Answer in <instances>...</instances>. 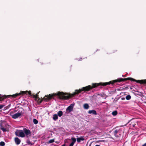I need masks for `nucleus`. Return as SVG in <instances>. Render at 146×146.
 <instances>
[{
    "label": "nucleus",
    "mask_w": 146,
    "mask_h": 146,
    "mask_svg": "<svg viewBox=\"0 0 146 146\" xmlns=\"http://www.w3.org/2000/svg\"><path fill=\"white\" fill-rule=\"evenodd\" d=\"M97 87V83H93L92 86L88 85L86 87H83L81 89H79V90H76L75 92L72 94H67L62 92H59L57 93H54L53 94H49L45 95L43 98L40 99L38 98V103L40 104L43 101L48 102L51 99L54 98V96H58L59 98L61 99L68 100L75 95H78L83 91H84V92L88 91L93 88Z\"/></svg>",
    "instance_id": "f257e3e1"
},
{
    "label": "nucleus",
    "mask_w": 146,
    "mask_h": 146,
    "mask_svg": "<svg viewBox=\"0 0 146 146\" xmlns=\"http://www.w3.org/2000/svg\"><path fill=\"white\" fill-rule=\"evenodd\" d=\"M127 80H130L132 81L138 83H140L141 84H146V79L142 80H136L131 78H118L116 80L111 81L108 82H105V86L107 85H109L110 84L113 85L115 83L117 82H124Z\"/></svg>",
    "instance_id": "f03ea898"
},
{
    "label": "nucleus",
    "mask_w": 146,
    "mask_h": 146,
    "mask_svg": "<svg viewBox=\"0 0 146 146\" xmlns=\"http://www.w3.org/2000/svg\"><path fill=\"white\" fill-rule=\"evenodd\" d=\"M28 94L30 96H32L33 94H32L31 91H22L19 93H16L15 94L12 95H8L6 96L4 95H1L0 94V101H2L4 99H6L7 98H15L17 97L20 96L21 95L23 94Z\"/></svg>",
    "instance_id": "7ed1b4c3"
},
{
    "label": "nucleus",
    "mask_w": 146,
    "mask_h": 146,
    "mask_svg": "<svg viewBox=\"0 0 146 146\" xmlns=\"http://www.w3.org/2000/svg\"><path fill=\"white\" fill-rule=\"evenodd\" d=\"M15 134L17 136L22 137H24L25 136V134L22 130H17L15 132Z\"/></svg>",
    "instance_id": "20e7f679"
},
{
    "label": "nucleus",
    "mask_w": 146,
    "mask_h": 146,
    "mask_svg": "<svg viewBox=\"0 0 146 146\" xmlns=\"http://www.w3.org/2000/svg\"><path fill=\"white\" fill-rule=\"evenodd\" d=\"M13 111H12L11 112L10 115L14 119H16L20 117L21 115V113H17L14 114H11L13 113Z\"/></svg>",
    "instance_id": "39448f33"
},
{
    "label": "nucleus",
    "mask_w": 146,
    "mask_h": 146,
    "mask_svg": "<svg viewBox=\"0 0 146 146\" xmlns=\"http://www.w3.org/2000/svg\"><path fill=\"white\" fill-rule=\"evenodd\" d=\"M74 103L71 104L66 109V111H68L70 112L73 111V107L74 105Z\"/></svg>",
    "instance_id": "423d86ee"
},
{
    "label": "nucleus",
    "mask_w": 146,
    "mask_h": 146,
    "mask_svg": "<svg viewBox=\"0 0 146 146\" xmlns=\"http://www.w3.org/2000/svg\"><path fill=\"white\" fill-rule=\"evenodd\" d=\"M7 126H9L7 124L5 125V128H4L1 125H0V128L4 132L9 131V129L8 127H7Z\"/></svg>",
    "instance_id": "0eeeda50"
},
{
    "label": "nucleus",
    "mask_w": 146,
    "mask_h": 146,
    "mask_svg": "<svg viewBox=\"0 0 146 146\" xmlns=\"http://www.w3.org/2000/svg\"><path fill=\"white\" fill-rule=\"evenodd\" d=\"M23 131L26 135H28L31 133V132L29 129H27L26 128H25L23 129Z\"/></svg>",
    "instance_id": "6e6552de"
},
{
    "label": "nucleus",
    "mask_w": 146,
    "mask_h": 146,
    "mask_svg": "<svg viewBox=\"0 0 146 146\" xmlns=\"http://www.w3.org/2000/svg\"><path fill=\"white\" fill-rule=\"evenodd\" d=\"M15 141L17 145H19L21 143L20 140L18 137H15Z\"/></svg>",
    "instance_id": "1a4fd4ad"
},
{
    "label": "nucleus",
    "mask_w": 146,
    "mask_h": 146,
    "mask_svg": "<svg viewBox=\"0 0 146 146\" xmlns=\"http://www.w3.org/2000/svg\"><path fill=\"white\" fill-rule=\"evenodd\" d=\"M88 113L89 114L92 113L94 115H96L97 114L96 111L94 110H89L88 111Z\"/></svg>",
    "instance_id": "9d476101"
},
{
    "label": "nucleus",
    "mask_w": 146,
    "mask_h": 146,
    "mask_svg": "<svg viewBox=\"0 0 146 146\" xmlns=\"http://www.w3.org/2000/svg\"><path fill=\"white\" fill-rule=\"evenodd\" d=\"M84 137L82 136H81L80 137L77 138L76 139V140L77 142H80L81 141H84Z\"/></svg>",
    "instance_id": "9b49d317"
},
{
    "label": "nucleus",
    "mask_w": 146,
    "mask_h": 146,
    "mask_svg": "<svg viewBox=\"0 0 146 146\" xmlns=\"http://www.w3.org/2000/svg\"><path fill=\"white\" fill-rule=\"evenodd\" d=\"M130 122H131V123L130 124V125L131 126H132L133 127H134L135 126V125L137 123V122H134L133 121V120L132 119L131 120Z\"/></svg>",
    "instance_id": "f8f14e48"
},
{
    "label": "nucleus",
    "mask_w": 146,
    "mask_h": 146,
    "mask_svg": "<svg viewBox=\"0 0 146 146\" xmlns=\"http://www.w3.org/2000/svg\"><path fill=\"white\" fill-rule=\"evenodd\" d=\"M58 116L56 114H54L53 115V119L54 121H56L58 119Z\"/></svg>",
    "instance_id": "ddd939ff"
},
{
    "label": "nucleus",
    "mask_w": 146,
    "mask_h": 146,
    "mask_svg": "<svg viewBox=\"0 0 146 146\" xmlns=\"http://www.w3.org/2000/svg\"><path fill=\"white\" fill-rule=\"evenodd\" d=\"M63 115V112L62 111H59L57 112V115L59 117H60L62 116Z\"/></svg>",
    "instance_id": "4468645a"
},
{
    "label": "nucleus",
    "mask_w": 146,
    "mask_h": 146,
    "mask_svg": "<svg viewBox=\"0 0 146 146\" xmlns=\"http://www.w3.org/2000/svg\"><path fill=\"white\" fill-rule=\"evenodd\" d=\"M118 131L117 130H115L113 132V133L115 136L116 137H118L119 136L118 135H117V133H118Z\"/></svg>",
    "instance_id": "2eb2a0df"
},
{
    "label": "nucleus",
    "mask_w": 146,
    "mask_h": 146,
    "mask_svg": "<svg viewBox=\"0 0 146 146\" xmlns=\"http://www.w3.org/2000/svg\"><path fill=\"white\" fill-rule=\"evenodd\" d=\"M84 108L85 109H88L89 108V106L87 104H85L84 105Z\"/></svg>",
    "instance_id": "dca6fc26"
},
{
    "label": "nucleus",
    "mask_w": 146,
    "mask_h": 146,
    "mask_svg": "<svg viewBox=\"0 0 146 146\" xmlns=\"http://www.w3.org/2000/svg\"><path fill=\"white\" fill-rule=\"evenodd\" d=\"M38 93L34 95L33 94L32 96H33L34 98H35V99H37L38 98Z\"/></svg>",
    "instance_id": "f3484780"
},
{
    "label": "nucleus",
    "mask_w": 146,
    "mask_h": 146,
    "mask_svg": "<svg viewBox=\"0 0 146 146\" xmlns=\"http://www.w3.org/2000/svg\"><path fill=\"white\" fill-rule=\"evenodd\" d=\"M71 139L72 140V142L73 143H74L76 141V139L74 137H73L71 138Z\"/></svg>",
    "instance_id": "a211bd4d"
},
{
    "label": "nucleus",
    "mask_w": 146,
    "mask_h": 146,
    "mask_svg": "<svg viewBox=\"0 0 146 146\" xmlns=\"http://www.w3.org/2000/svg\"><path fill=\"white\" fill-rule=\"evenodd\" d=\"M131 96L130 95H128L125 98L127 100H129L131 98Z\"/></svg>",
    "instance_id": "6ab92c4d"
},
{
    "label": "nucleus",
    "mask_w": 146,
    "mask_h": 146,
    "mask_svg": "<svg viewBox=\"0 0 146 146\" xmlns=\"http://www.w3.org/2000/svg\"><path fill=\"white\" fill-rule=\"evenodd\" d=\"M117 114V112L116 110H115V111H113L112 113V115L114 116L116 115Z\"/></svg>",
    "instance_id": "aec40b11"
},
{
    "label": "nucleus",
    "mask_w": 146,
    "mask_h": 146,
    "mask_svg": "<svg viewBox=\"0 0 146 146\" xmlns=\"http://www.w3.org/2000/svg\"><path fill=\"white\" fill-rule=\"evenodd\" d=\"M33 122L35 124H36L38 123V121L36 119H33Z\"/></svg>",
    "instance_id": "412c9836"
},
{
    "label": "nucleus",
    "mask_w": 146,
    "mask_h": 146,
    "mask_svg": "<svg viewBox=\"0 0 146 146\" xmlns=\"http://www.w3.org/2000/svg\"><path fill=\"white\" fill-rule=\"evenodd\" d=\"M5 143L3 141H1L0 142V146H5Z\"/></svg>",
    "instance_id": "4be33fe9"
},
{
    "label": "nucleus",
    "mask_w": 146,
    "mask_h": 146,
    "mask_svg": "<svg viewBox=\"0 0 146 146\" xmlns=\"http://www.w3.org/2000/svg\"><path fill=\"white\" fill-rule=\"evenodd\" d=\"M54 139H51L48 142V143H51L54 142Z\"/></svg>",
    "instance_id": "5701e85b"
},
{
    "label": "nucleus",
    "mask_w": 146,
    "mask_h": 146,
    "mask_svg": "<svg viewBox=\"0 0 146 146\" xmlns=\"http://www.w3.org/2000/svg\"><path fill=\"white\" fill-rule=\"evenodd\" d=\"M4 106V105H0V109H1Z\"/></svg>",
    "instance_id": "b1692460"
},
{
    "label": "nucleus",
    "mask_w": 146,
    "mask_h": 146,
    "mask_svg": "<svg viewBox=\"0 0 146 146\" xmlns=\"http://www.w3.org/2000/svg\"><path fill=\"white\" fill-rule=\"evenodd\" d=\"M74 143H72V142H71L70 144L69 145V146H73L74 145Z\"/></svg>",
    "instance_id": "393cba45"
},
{
    "label": "nucleus",
    "mask_w": 146,
    "mask_h": 146,
    "mask_svg": "<svg viewBox=\"0 0 146 146\" xmlns=\"http://www.w3.org/2000/svg\"><path fill=\"white\" fill-rule=\"evenodd\" d=\"M142 146H146V143L142 145Z\"/></svg>",
    "instance_id": "a878e982"
},
{
    "label": "nucleus",
    "mask_w": 146,
    "mask_h": 146,
    "mask_svg": "<svg viewBox=\"0 0 146 146\" xmlns=\"http://www.w3.org/2000/svg\"><path fill=\"white\" fill-rule=\"evenodd\" d=\"M142 146H146V143L142 145Z\"/></svg>",
    "instance_id": "bb28decb"
},
{
    "label": "nucleus",
    "mask_w": 146,
    "mask_h": 146,
    "mask_svg": "<svg viewBox=\"0 0 146 146\" xmlns=\"http://www.w3.org/2000/svg\"><path fill=\"white\" fill-rule=\"evenodd\" d=\"M125 99V98H121V100H123Z\"/></svg>",
    "instance_id": "cd10ccee"
},
{
    "label": "nucleus",
    "mask_w": 146,
    "mask_h": 146,
    "mask_svg": "<svg viewBox=\"0 0 146 146\" xmlns=\"http://www.w3.org/2000/svg\"><path fill=\"white\" fill-rule=\"evenodd\" d=\"M28 143L29 144H30L31 143L30 141H28Z\"/></svg>",
    "instance_id": "c85d7f7f"
},
{
    "label": "nucleus",
    "mask_w": 146,
    "mask_h": 146,
    "mask_svg": "<svg viewBox=\"0 0 146 146\" xmlns=\"http://www.w3.org/2000/svg\"><path fill=\"white\" fill-rule=\"evenodd\" d=\"M95 146H100L99 145H95Z\"/></svg>",
    "instance_id": "c756f323"
},
{
    "label": "nucleus",
    "mask_w": 146,
    "mask_h": 146,
    "mask_svg": "<svg viewBox=\"0 0 146 146\" xmlns=\"http://www.w3.org/2000/svg\"><path fill=\"white\" fill-rule=\"evenodd\" d=\"M61 146H65V145L64 144V145H62Z\"/></svg>",
    "instance_id": "7c9ffc66"
},
{
    "label": "nucleus",
    "mask_w": 146,
    "mask_h": 146,
    "mask_svg": "<svg viewBox=\"0 0 146 146\" xmlns=\"http://www.w3.org/2000/svg\"><path fill=\"white\" fill-rule=\"evenodd\" d=\"M115 52L114 51H113V53Z\"/></svg>",
    "instance_id": "2f4dec72"
}]
</instances>
